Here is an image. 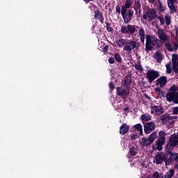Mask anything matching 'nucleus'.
Listing matches in <instances>:
<instances>
[{"label":"nucleus","instance_id":"e433bc0d","mask_svg":"<svg viewBox=\"0 0 178 178\" xmlns=\"http://www.w3.org/2000/svg\"><path fill=\"white\" fill-rule=\"evenodd\" d=\"M115 59L118 61V62H120L122 60V58L120 57V54H115Z\"/></svg>","mask_w":178,"mask_h":178},{"label":"nucleus","instance_id":"9b49d317","mask_svg":"<svg viewBox=\"0 0 178 178\" xmlns=\"http://www.w3.org/2000/svg\"><path fill=\"white\" fill-rule=\"evenodd\" d=\"M163 161H166V156L162 152L156 154L154 158V163H156V165L162 163Z\"/></svg>","mask_w":178,"mask_h":178},{"label":"nucleus","instance_id":"9d476101","mask_svg":"<svg viewBox=\"0 0 178 178\" xmlns=\"http://www.w3.org/2000/svg\"><path fill=\"white\" fill-rule=\"evenodd\" d=\"M147 77L149 80V83H152L155 79H158L159 77V72L157 71H154V70H149L147 74Z\"/></svg>","mask_w":178,"mask_h":178},{"label":"nucleus","instance_id":"5fc2aeb1","mask_svg":"<svg viewBox=\"0 0 178 178\" xmlns=\"http://www.w3.org/2000/svg\"><path fill=\"white\" fill-rule=\"evenodd\" d=\"M131 166H133V164H131Z\"/></svg>","mask_w":178,"mask_h":178},{"label":"nucleus","instance_id":"a878e982","mask_svg":"<svg viewBox=\"0 0 178 178\" xmlns=\"http://www.w3.org/2000/svg\"><path fill=\"white\" fill-rule=\"evenodd\" d=\"M158 134L156 131L153 132L149 138V141H150V144H152V143H154V141L156 140Z\"/></svg>","mask_w":178,"mask_h":178},{"label":"nucleus","instance_id":"aec40b11","mask_svg":"<svg viewBox=\"0 0 178 178\" xmlns=\"http://www.w3.org/2000/svg\"><path fill=\"white\" fill-rule=\"evenodd\" d=\"M129 129H130V126L129 125L127 126V124H123L120 129V133L121 134H126V133H127Z\"/></svg>","mask_w":178,"mask_h":178},{"label":"nucleus","instance_id":"b1692460","mask_svg":"<svg viewBox=\"0 0 178 178\" xmlns=\"http://www.w3.org/2000/svg\"><path fill=\"white\" fill-rule=\"evenodd\" d=\"M95 19H97V20H99L101 23H104V17H102V13L99 11L96 10L95 12Z\"/></svg>","mask_w":178,"mask_h":178},{"label":"nucleus","instance_id":"09e8293b","mask_svg":"<svg viewBox=\"0 0 178 178\" xmlns=\"http://www.w3.org/2000/svg\"><path fill=\"white\" fill-rule=\"evenodd\" d=\"M83 1L86 2V3H88V2H90V1H91L92 0H83Z\"/></svg>","mask_w":178,"mask_h":178},{"label":"nucleus","instance_id":"0eeeda50","mask_svg":"<svg viewBox=\"0 0 178 178\" xmlns=\"http://www.w3.org/2000/svg\"><path fill=\"white\" fill-rule=\"evenodd\" d=\"M150 112L152 115H154L155 116H161L162 113H163V108L161 106H150Z\"/></svg>","mask_w":178,"mask_h":178},{"label":"nucleus","instance_id":"423d86ee","mask_svg":"<svg viewBox=\"0 0 178 178\" xmlns=\"http://www.w3.org/2000/svg\"><path fill=\"white\" fill-rule=\"evenodd\" d=\"M155 17H156V10L154 9H150L143 15V19H145L147 22H152Z\"/></svg>","mask_w":178,"mask_h":178},{"label":"nucleus","instance_id":"f257e3e1","mask_svg":"<svg viewBox=\"0 0 178 178\" xmlns=\"http://www.w3.org/2000/svg\"><path fill=\"white\" fill-rule=\"evenodd\" d=\"M170 92H168L166 95V99L169 102H172L173 101L175 104H178V91L177 87L175 86H172L170 90Z\"/></svg>","mask_w":178,"mask_h":178},{"label":"nucleus","instance_id":"58836bf2","mask_svg":"<svg viewBox=\"0 0 178 178\" xmlns=\"http://www.w3.org/2000/svg\"><path fill=\"white\" fill-rule=\"evenodd\" d=\"M166 69H167V73H172V67H170V65L167 64L166 65Z\"/></svg>","mask_w":178,"mask_h":178},{"label":"nucleus","instance_id":"473e14b6","mask_svg":"<svg viewBox=\"0 0 178 178\" xmlns=\"http://www.w3.org/2000/svg\"><path fill=\"white\" fill-rule=\"evenodd\" d=\"M134 127L136 130H138L140 136H143V125L141 124H136Z\"/></svg>","mask_w":178,"mask_h":178},{"label":"nucleus","instance_id":"79ce46f5","mask_svg":"<svg viewBox=\"0 0 178 178\" xmlns=\"http://www.w3.org/2000/svg\"><path fill=\"white\" fill-rule=\"evenodd\" d=\"M115 10L117 12V13H118L119 15H120V13L122 12L120 10V7L119 6H115Z\"/></svg>","mask_w":178,"mask_h":178},{"label":"nucleus","instance_id":"5701e85b","mask_svg":"<svg viewBox=\"0 0 178 178\" xmlns=\"http://www.w3.org/2000/svg\"><path fill=\"white\" fill-rule=\"evenodd\" d=\"M157 86H159L160 87H163L165 84H166V77L162 76L156 80Z\"/></svg>","mask_w":178,"mask_h":178},{"label":"nucleus","instance_id":"20e7f679","mask_svg":"<svg viewBox=\"0 0 178 178\" xmlns=\"http://www.w3.org/2000/svg\"><path fill=\"white\" fill-rule=\"evenodd\" d=\"M136 29H138V26L128 24L127 26H122L120 31L122 34H134L136 33Z\"/></svg>","mask_w":178,"mask_h":178},{"label":"nucleus","instance_id":"ea45409f","mask_svg":"<svg viewBox=\"0 0 178 178\" xmlns=\"http://www.w3.org/2000/svg\"><path fill=\"white\" fill-rule=\"evenodd\" d=\"M172 113L174 115H178V106L172 108Z\"/></svg>","mask_w":178,"mask_h":178},{"label":"nucleus","instance_id":"a19ab883","mask_svg":"<svg viewBox=\"0 0 178 178\" xmlns=\"http://www.w3.org/2000/svg\"><path fill=\"white\" fill-rule=\"evenodd\" d=\"M155 91L159 95H163V93L162 92V91H161V89H159V88H156Z\"/></svg>","mask_w":178,"mask_h":178},{"label":"nucleus","instance_id":"72a5a7b5","mask_svg":"<svg viewBox=\"0 0 178 178\" xmlns=\"http://www.w3.org/2000/svg\"><path fill=\"white\" fill-rule=\"evenodd\" d=\"M133 5V1L132 0H126L125 5L122 6L124 9H128V8H130Z\"/></svg>","mask_w":178,"mask_h":178},{"label":"nucleus","instance_id":"4be33fe9","mask_svg":"<svg viewBox=\"0 0 178 178\" xmlns=\"http://www.w3.org/2000/svg\"><path fill=\"white\" fill-rule=\"evenodd\" d=\"M115 44L118 45V47H119V48H123V47H126V44H127V40L121 39L117 40Z\"/></svg>","mask_w":178,"mask_h":178},{"label":"nucleus","instance_id":"c9c22d12","mask_svg":"<svg viewBox=\"0 0 178 178\" xmlns=\"http://www.w3.org/2000/svg\"><path fill=\"white\" fill-rule=\"evenodd\" d=\"M159 10H160V12H165V10H166V7L163 6L161 2H159Z\"/></svg>","mask_w":178,"mask_h":178},{"label":"nucleus","instance_id":"f704fd0d","mask_svg":"<svg viewBox=\"0 0 178 178\" xmlns=\"http://www.w3.org/2000/svg\"><path fill=\"white\" fill-rule=\"evenodd\" d=\"M152 176L154 178H163V176L162 175L159 174V172H154Z\"/></svg>","mask_w":178,"mask_h":178},{"label":"nucleus","instance_id":"4c0bfd02","mask_svg":"<svg viewBox=\"0 0 178 178\" xmlns=\"http://www.w3.org/2000/svg\"><path fill=\"white\" fill-rule=\"evenodd\" d=\"M135 69L136 70H143V66H141V64L137 63L135 65Z\"/></svg>","mask_w":178,"mask_h":178},{"label":"nucleus","instance_id":"37998d69","mask_svg":"<svg viewBox=\"0 0 178 178\" xmlns=\"http://www.w3.org/2000/svg\"><path fill=\"white\" fill-rule=\"evenodd\" d=\"M108 62H109V63H111V64L115 63V58L111 57V58L108 59Z\"/></svg>","mask_w":178,"mask_h":178},{"label":"nucleus","instance_id":"dca6fc26","mask_svg":"<svg viewBox=\"0 0 178 178\" xmlns=\"http://www.w3.org/2000/svg\"><path fill=\"white\" fill-rule=\"evenodd\" d=\"M158 35H159V38L161 41H168L169 40L168 36L165 34V33H163V31L161 29H159L158 31Z\"/></svg>","mask_w":178,"mask_h":178},{"label":"nucleus","instance_id":"ddd939ff","mask_svg":"<svg viewBox=\"0 0 178 178\" xmlns=\"http://www.w3.org/2000/svg\"><path fill=\"white\" fill-rule=\"evenodd\" d=\"M156 146L153 145L152 148L154 149V151H162V147H163V145H165V141L162 142V140L157 139V140H156L155 142Z\"/></svg>","mask_w":178,"mask_h":178},{"label":"nucleus","instance_id":"864d4df0","mask_svg":"<svg viewBox=\"0 0 178 178\" xmlns=\"http://www.w3.org/2000/svg\"><path fill=\"white\" fill-rule=\"evenodd\" d=\"M111 28H110V29H108V31H111Z\"/></svg>","mask_w":178,"mask_h":178},{"label":"nucleus","instance_id":"f3484780","mask_svg":"<svg viewBox=\"0 0 178 178\" xmlns=\"http://www.w3.org/2000/svg\"><path fill=\"white\" fill-rule=\"evenodd\" d=\"M138 34L140 36V42L144 44V42H145V32L144 31V29L140 28L138 31Z\"/></svg>","mask_w":178,"mask_h":178},{"label":"nucleus","instance_id":"7c9ffc66","mask_svg":"<svg viewBox=\"0 0 178 178\" xmlns=\"http://www.w3.org/2000/svg\"><path fill=\"white\" fill-rule=\"evenodd\" d=\"M165 24L169 26L172 23V17L169 14L165 15Z\"/></svg>","mask_w":178,"mask_h":178},{"label":"nucleus","instance_id":"bb28decb","mask_svg":"<svg viewBox=\"0 0 178 178\" xmlns=\"http://www.w3.org/2000/svg\"><path fill=\"white\" fill-rule=\"evenodd\" d=\"M169 162L172 163L174 161H178V154H170V157L168 159Z\"/></svg>","mask_w":178,"mask_h":178},{"label":"nucleus","instance_id":"412c9836","mask_svg":"<svg viewBox=\"0 0 178 178\" xmlns=\"http://www.w3.org/2000/svg\"><path fill=\"white\" fill-rule=\"evenodd\" d=\"M131 85V75H128L125 78L124 86L127 88H130Z\"/></svg>","mask_w":178,"mask_h":178},{"label":"nucleus","instance_id":"7ed1b4c3","mask_svg":"<svg viewBox=\"0 0 178 178\" xmlns=\"http://www.w3.org/2000/svg\"><path fill=\"white\" fill-rule=\"evenodd\" d=\"M137 45H138V44L134 40H127V44H125V46L123 47V50L127 52V54H131V51L137 48Z\"/></svg>","mask_w":178,"mask_h":178},{"label":"nucleus","instance_id":"cd10ccee","mask_svg":"<svg viewBox=\"0 0 178 178\" xmlns=\"http://www.w3.org/2000/svg\"><path fill=\"white\" fill-rule=\"evenodd\" d=\"M175 175V170L170 169L164 176V178H172Z\"/></svg>","mask_w":178,"mask_h":178},{"label":"nucleus","instance_id":"c03bdc74","mask_svg":"<svg viewBox=\"0 0 178 178\" xmlns=\"http://www.w3.org/2000/svg\"><path fill=\"white\" fill-rule=\"evenodd\" d=\"M131 140H136L137 138V135L133 134L131 136Z\"/></svg>","mask_w":178,"mask_h":178},{"label":"nucleus","instance_id":"f8f14e48","mask_svg":"<svg viewBox=\"0 0 178 178\" xmlns=\"http://www.w3.org/2000/svg\"><path fill=\"white\" fill-rule=\"evenodd\" d=\"M118 95L122 99H124L127 95L130 93V88L127 90H120V88H117Z\"/></svg>","mask_w":178,"mask_h":178},{"label":"nucleus","instance_id":"4468645a","mask_svg":"<svg viewBox=\"0 0 178 178\" xmlns=\"http://www.w3.org/2000/svg\"><path fill=\"white\" fill-rule=\"evenodd\" d=\"M172 65L173 70L175 73L178 72V56L177 54H172Z\"/></svg>","mask_w":178,"mask_h":178},{"label":"nucleus","instance_id":"c756f323","mask_svg":"<svg viewBox=\"0 0 178 178\" xmlns=\"http://www.w3.org/2000/svg\"><path fill=\"white\" fill-rule=\"evenodd\" d=\"M137 152H138L137 147H132L130 148L129 153L132 156H135V155H137Z\"/></svg>","mask_w":178,"mask_h":178},{"label":"nucleus","instance_id":"8fccbe9b","mask_svg":"<svg viewBox=\"0 0 178 178\" xmlns=\"http://www.w3.org/2000/svg\"><path fill=\"white\" fill-rule=\"evenodd\" d=\"M165 120H168V119H170V116H166V117L165 118Z\"/></svg>","mask_w":178,"mask_h":178},{"label":"nucleus","instance_id":"49530a36","mask_svg":"<svg viewBox=\"0 0 178 178\" xmlns=\"http://www.w3.org/2000/svg\"><path fill=\"white\" fill-rule=\"evenodd\" d=\"M159 19L160 20L161 24H163L164 22H163V17H159Z\"/></svg>","mask_w":178,"mask_h":178},{"label":"nucleus","instance_id":"2f4dec72","mask_svg":"<svg viewBox=\"0 0 178 178\" xmlns=\"http://www.w3.org/2000/svg\"><path fill=\"white\" fill-rule=\"evenodd\" d=\"M154 58H156L157 62L160 63L161 60H162V54H161V52L159 51L156 52L154 54Z\"/></svg>","mask_w":178,"mask_h":178},{"label":"nucleus","instance_id":"a211bd4d","mask_svg":"<svg viewBox=\"0 0 178 178\" xmlns=\"http://www.w3.org/2000/svg\"><path fill=\"white\" fill-rule=\"evenodd\" d=\"M165 48L169 51V52H173V51H176V49H177V46L176 44H172L170 42H167L165 44Z\"/></svg>","mask_w":178,"mask_h":178},{"label":"nucleus","instance_id":"3c124183","mask_svg":"<svg viewBox=\"0 0 178 178\" xmlns=\"http://www.w3.org/2000/svg\"><path fill=\"white\" fill-rule=\"evenodd\" d=\"M149 2H150V3H153V2H155V0H149Z\"/></svg>","mask_w":178,"mask_h":178},{"label":"nucleus","instance_id":"6e6552de","mask_svg":"<svg viewBox=\"0 0 178 178\" xmlns=\"http://www.w3.org/2000/svg\"><path fill=\"white\" fill-rule=\"evenodd\" d=\"M177 0H167L168 7L170 10V13L173 15L177 12V6L176 5Z\"/></svg>","mask_w":178,"mask_h":178},{"label":"nucleus","instance_id":"a18cd8bd","mask_svg":"<svg viewBox=\"0 0 178 178\" xmlns=\"http://www.w3.org/2000/svg\"><path fill=\"white\" fill-rule=\"evenodd\" d=\"M109 87H110V90H111L115 88L113 87V83H112V82H110Z\"/></svg>","mask_w":178,"mask_h":178},{"label":"nucleus","instance_id":"39448f33","mask_svg":"<svg viewBox=\"0 0 178 178\" xmlns=\"http://www.w3.org/2000/svg\"><path fill=\"white\" fill-rule=\"evenodd\" d=\"M121 15L124 20V23L127 24L131 20V16H133V12L129 11L127 13V10L122 6Z\"/></svg>","mask_w":178,"mask_h":178},{"label":"nucleus","instance_id":"6ab92c4d","mask_svg":"<svg viewBox=\"0 0 178 178\" xmlns=\"http://www.w3.org/2000/svg\"><path fill=\"white\" fill-rule=\"evenodd\" d=\"M140 144L142 147H148V145H151V142L147 138H142L140 140Z\"/></svg>","mask_w":178,"mask_h":178},{"label":"nucleus","instance_id":"1a4fd4ad","mask_svg":"<svg viewBox=\"0 0 178 178\" xmlns=\"http://www.w3.org/2000/svg\"><path fill=\"white\" fill-rule=\"evenodd\" d=\"M156 127L155 122H149L145 124L144 126V131L146 134H149L152 131H154Z\"/></svg>","mask_w":178,"mask_h":178},{"label":"nucleus","instance_id":"f03ea898","mask_svg":"<svg viewBox=\"0 0 178 178\" xmlns=\"http://www.w3.org/2000/svg\"><path fill=\"white\" fill-rule=\"evenodd\" d=\"M158 40L156 38L152 36L151 35H146V44H145V51H151L155 45H158Z\"/></svg>","mask_w":178,"mask_h":178},{"label":"nucleus","instance_id":"2eb2a0df","mask_svg":"<svg viewBox=\"0 0 178 178\" xmlns=\"http://www.w3.org/2000/svg\"><path fill=\"white\" fill-rule=\"evenodd\" d=\"M170 145L172 147H178V136L176 134H173L170 136Z\"/></svg>","mask_w":178,"mask_h":178},{"label":"nucleus","instance_id":"393cba45","mask_svg":"<svg viewBox=\"0 0 178 178\" xmlns=\"http://www.w3.org/2000/svg\"><path fill=\"white\" fill-rule=\"evenodd\" d=\"M165 136H166V132H165V131H161L159 133V138H158V140H160L161 142L166 141V138H165Z\"/></svg>","mask_w":178,"mask_h":178},{"label":"nucleus","instance_id":"603ef678","mask_svg":"<svg viewBox=\"0 0 178 178\" xmlns=\"http://www.w3.org/2000/svg\"><path fill=\"white\" fill-rule=\"evenodd\" d=\"M124 111H129V108H124Z\"/></svg>","mask_w":178,"mask_h":178},{"label":"nucleus","instance_id":"de8ad7c7","mask_svg":"<svg viewBox=\"0 0 178 178\" xmlns=\"http://www.w3.org/2000/svg\"><path fill=\"white\" fill-rule=\"evenodd\" d=\"M108 46H106L103 49L104 51V52H106V51H108Z\"/></svg>","mask_w":178,"mask_h":178},{"label":"nucleus","instance_id":"c85d7f7f","mask_svg":"<svg viewBox=\"0 0 178 178\" xmlns=\"http://www.w3.org/2000/svg\"><path fill=\"white\" fill-rule=\"evenodd\" d=\"M140 119L143 122H148L151 120V115H149V114H144L141 115Z\"/></svg>","mask_w":178,"mask_h":178}]
</instances>
